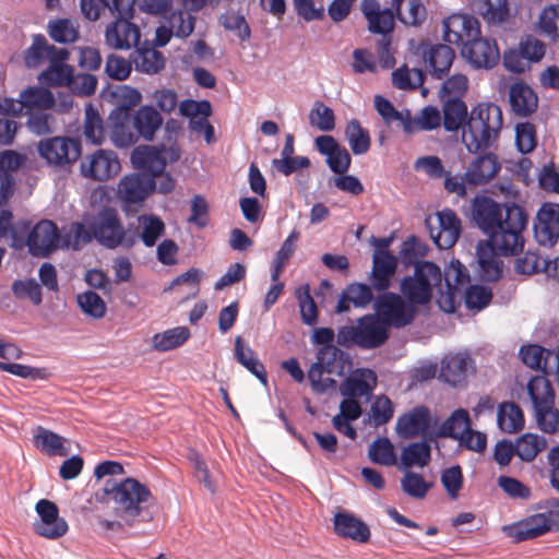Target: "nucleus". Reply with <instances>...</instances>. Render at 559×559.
Masks as SVG:
<instances>
[{"mask_svg": "<svg viewBox=\"0 0 559 559\" xmlns=\"http://www.w3.org/2000/svg\"><path fill=\"white\" fill-rule=\"evenodd\" d=\"M502 124V111L498 105L480 103L473 107L462 132L467 151L475 154L492 146Z\"/></svg>", "mask_w": 559, "mask_h": 559, "instance_id": "obj_1", "label": "nucleus"}, {"mask_svg": "<svg viewBox=\"0 0 559 559\" xmlns=\"http://www.w3.org/2000/svg\"><path fill=\"white\" fill-rule=\"evenodd\" d=\"M104 492L114 502L115 514L127 525H132L153 499L147 486L132 477L122 480L107 479Z\"/></svg>", "mask_w": 559, "mask_h": 559, "instance_id": "obj_2", "label": "nucleus"}, {"mask_svg": "<svg viewBox=\"0 0 559 559\" xmlns=\"http://www.w3.org/2000/svg\"><path fill=\"white\" fill-rule=\"evenodd\" d=\"M469 275L460 261H452L444 270V300L449 302L447 312L454 311V304L464 297L465 307L469 310H481L492 298L491 289L480 285H469Z\"/></svg>", "mask_w": 559, "mask_h": 559, "instance_id": "obj_3", "label": "nucleus"}, {"mask_svg": "<svg viewBox=\"0 0 559 559\" xmlns=\"http://www.w3.org/2000/svg\"><path fill=\"white\" fill-rule=\"evenodd\" d=\"M527 222L525 210L515 203H510L504 210V216L498 222V227L493 226L492 230L486 234L485 242L492 245L504 257L518 255L524 248L523 233Z\"/></svg>", "mask_w": 559, "mask_h": 559, "instance_id": "obj_4", "label": "nucleus"}, {"mask_svg": "<svg viewBox=\"0 0 559 559\" xmlns=\"http://www.w3.org/2000/svg\"><path fill=\"white\" fill-rule=\"evenodd\" d=\"M442 280H444V273L436 263H417L414 274L401 280V296L415 308L428 304L432 298L433 288L439 287L442 299L444 298L441 289Z\"/></svg>", "mask_w": 559, "mask_h": 559, "instance_id": "obj_5", "label": "nucleus"}, {"mask_svg": "<svg viewBox=\"0 0 559 559\" xmlns=\"http://www.w3.org/2000/svg\"><path fill=\"white\" fill-rule=\"evenodd\" d=\"M88 225H93L95 240L107 249L119 246L132 248L138 243V235L127 234L116 209L104 206L95 215H85Z\"/></svg>", "mask_w": 559, "mask_h": 559, "instance_id": "obj_6", "label": "nucleus"}, {"mask_svg": "<svg viewBox=\"0 0 559 559\" xmlns=\"http://www.w3.org/2000/svg\"><path fill=\"white\" fill-rule=\"evenodd\" d=\"M110 12L116 20L106 27V45L116 50L138 47L141 33L139 26L130 22L133 12L131 0H111Z\"/></svg>", "mask_w": 559, "mask_h": 559, "instance_id": "obj_7", "label": "nucleus"}, {"mask_svg": "<svg viewBox=\"0 0 559 559\" xmlns=\"http://www.w3.org/2000/svg\"><path fill=\"white\" fill-rule=\"evenodd\" d=\"M389 338L388 329L373 314L368 313L357 320V325H344L337 331V344L350 348L374 349Z\"/></svg>", "mask_w": 559, "mask_h": 559, "instance_id": "obj_8", "label": "nucleus"}, {"mask_svg": "<svg viewBox=\"0 0 559 559\" xmlns=\"http://www.w3.org/2000/svg\"><path fill=\"white\" fill-rule=\"evenodd\" d=\"M36 150L48 166L58 170L69 168L82 154L79 139L60 135L39 140Z\"/></svg>", "mask_w": 559, "mask_h": 559, "instance_id": "obj_9", "label": "nucleus"}, {"mask_svg": "<svg viewBox=\"0 0 559 559\" xmlns=\"http://www.w3.org/2000/svg\"><path fill=\"white\" fill-rule=\"evenodd\" d=\"M374 316L389 330L411 324L415 318V308L401 295L385 292L378 295L373 302Z\"/></svg>", "mask_w": 559, "mask_h": 559, "instance_id": "obj_10", "label": "nucleus"}, {"mask_svg": "<svg viewBox=\"0 0 559 559\" xmlns=\"http://www.w3.org/2000/svg\"><path fill=\"white\" fill-rule=\"evenodd\" d=\"M503 534L515 543L537 538L548 532L559 531V509L536 513L519 522L502 526Z\"/></svg>", "mask_w": 559, "mask_h": 559, "instance_id": "obj_11", "label": "nucleus"}, {"mask_svg": "<svg viewBox=\"0 0 559 559\" xmlns=\"http://www.w3.org/2000/svg\"><path fill=\"white\" fill-rule=\"evenodd\" d=\"M62 249L61 234L56 223L50 219H40L28 234V252L33 257L48 258L51 253Z\"/></svg>", "mask_w": 559, "mask_h": 559, "instance_id": "obj_12", "label": "nucleus"}, {"mask_svg": "<svg viewBox=\"0 0 559 559\" xmlns=\"http://www.w3.org/2000/svg\"><path fill=\"white\" fill-rule=\"evenodd\" d=\"M38 520L34 522V532L47 539H58L67 534L69 525L60 516L57 504L48 499H40L35 506Z\"/></svg>", "mask_w": 559, "mask_h": 559, "instance_id": "obj_13", "label": "nucleus"}, {"mask_svg": "<svg viewBox=\"0 0 559 559\" xmlns=\"http://www.w3.org/2000/svg\"><path fill=\"white\" fill-rule=\"evenodd\" d=\"M442 29L443 40L460 48L471 41L473 36L480 35L478 20L469 14H451L443 20Z\"/></svg>", "mask_w": 559, "mask_h": 559, "instance_id": "obj_14", "label": "nucleus"}, {"mask_svg": "<svg viewBox=\"0 0 559 559\" xmlns=\"http://www.w3.org/2000/svg\"><path fill=\"white\" fill-rule=\"evenodd\" d=\"M461 55L475 69H491L500 60V52L495 39L473 36L461 48Z\"/></svg>", "mask_w": 559, "mask_h": 559, "instance_id": "obj_15", "label": "nucleus"}, {"mask_svg": "<svg viewBox=\"0 0 559 559\" xmlns=\"http://www.w3.org/2000/svg\"><path fill=\"white\" fill-rule=\"evenodd\" d=\"M536 241L551 248L559 241V204L546 202L538 209L534 221Z\"/></svg>", "mask_w": 559, "mask_h": 559, "instance_id": "obj_16", "label": "nucleus"}, {"mask_svg": "<svg viewBox=\"0 0 559 559\" xmlns=\"http://www.w3.org/2000/svg\"><path fill=\"white\" fill-rule=\"evenodd\" d=\"M155 190V179L143 174H130L118 183V197L127 205H140Z\"/></svg>", "mask_w": 559, "mask_h": 559, "instance_id": "obj_17", "label": "nucleus"}, {"mask_svg": "<svg viewBox=\"0 0 559 559\" xmlns=\"http://www.w3.org/2000/svg\"><path fill=\"white\" fill-rule=\"evenodd\" d=\"M120 168L117 154L109 150H97L88 157V160L81 164L82 175L97 181H105L115 177Z\"/></svg>", "mask_w": 559, "mask_h": 559, "instance_id": "obj_18", "label": "nucleus"}, {"mask_svg": "<svg viewBox=\"0 0 559 559\" xmlns=\"http://www.w3.org/2000/svg\"><path fill=\"white\" fill-rule=\"evenodd\" d=\"M510 203H499L487 195H476L472 203V217L477 227L486 235L498 227V222L504 216V210Z\"/></svg>", "mask_w": 559, "mask_h": 559, "instance_id": "obj_19", "label": "nucleus"}, {"mask_svg": "<svg viewBox=\"0 0 559 559\" xmlns=\"http://www.w3.org/2000/svg\"><path fill=\"white\" fill-rule=\"evenodd\" d=\"M350 367L352 359L346 352L337 346H321L317 352V361L308 370V378H313L317 370L343 377Z\"/></svg>", "mask_w": 559, "mask_h": 559, "instance_id": "obj_20", "label": "nucleus"}, {"mask_svg": "<svg viewBox=\"0 0 559 559\" xmlns=\"http://www.w3.org/2000/svg\"><path fill=\"white\" fill-rule=\"evenodd\" d=\"M399 260L386 249H378L372 255V270L369 275V285L378 293H385L391 287Z\"/></svg>", "mask_w": 559, "mask_h": 559, "instance_id": "obj_21", "label": "nucleus"}, {"mask_svg": "<svg viewBox=\"0 0 559 559\" xmlns=\"http://www.w3.org/2000/svg\"><path fill=\"white\" fill-rule=\"evenodd\" d=\"M377 374L369 368H357L340 385V393L343 397L358 400L364 397L367 401L372 396L377 385Z\"/></svg>", "mask_w": 559, "mask_h": 559, "instance_id": "obj_22", "label": "nucleus"}, {"mask_svg": "<svg viewBox=\"0 0 559 559\" xmlns=\"http://www.w3.org/2000/svg\"><path fill=\"white\" fill-rule=\"evenodd\" d=\"M360 9L370 33L382 35V38H391L395 20L392 9H382L378 0H362Z\"/></svg>", "mask_w": 559, "mask_h": 559, "instance_id": "obj_23", "label": "nucleus"}, {"mask_svg": "<svg viewBox=\"0 0 559 559\" xmlns=\"http://www.w3.org/2000/svg\"><path fill=\"white\" fill-rule=\"evenodd\" d=\"M132 112L124 109H112L108 116L109 136L112 144L119 148H127L138 142L133 128Z\"/></svg>", "mask_w": 559, "mask_h": 559, "instance_id": "obj_24", "label": "nucleus"}, {"mask_svg": "<svg viewBox=\"0 0 559 559\" xmlns=\"http://www.w3.org/2000/svg\"><path fill=\"white\" fill-rule=\"evenodd\" d=\"M519 356L527 367L542 370L545 373H559V347L556 350L546 349L537 344L523 345Z\"/></svg>", "mask_w": 559, "mask_h": 559, "instance_id": "obj_25", "label": "nucleus"}, {"mask_svg": "<svg viewBox=\"0 0 559 559\" xmlns=\"http://www.w3.org/2000/svg\"><path fill=\"white\" fill-rule=\"evenodd\" d=\"M431 426V413L427 406L419 405L402 414L396 420V432L404 438H414L426 433Z\"/></svg>", "mask_w": 559, "mask_h": 559, "instance_id": "obj_26", "label": "nucleus"}, {"mask_svg": "<svg viewBox=\"0 0 559 559\" xmlns=\"http://www.w3.org/2000/svg\"><path fill=\"white\" fill-rule=\"evenodd\" d=\"M131 162L136 169L155 179V176L162 174L166 167L164 146L160 148L150 145L138 146L132 151Z\"/></svg>", "mask_w": 559, "mask_h": 559, "instance_id": "obj_27", "label": "nucleus"}, {"mask_svg": "<svg viewBox=\"0 0 559 559\" xmlns=\"http://www.w3.org/2000/svg\"><path fill=\"white\" fill-rule=\"evenodd\" d=\"M69 51L61 48L49 61V66L39 75L38 81L46 86H69L73 74V68L66 63Z\"/></svg>", "mask_w": 559, "mask_h": 559, "instance_id": "obj_28", "label": "nucleus"}, {"mask_svg": "<svg viewBox=\"0 0 559 559\" xmlns=\"http://www.w3.org/2000/svg\"><path fill=\"white\" fill-rule=\"evenodd\" d=\"M439 229L437 234L431 231V238L440 249H449L457 241L462 225L454 211L445 209L438 213Z\"/></svg>", "mask_w": 559, "mask_h": 559, "instance_id": "obj_29", "label": "nucleus"}, {"mask_svg": "<svg viewBox=\"0 0 559 559\" xmlns=\"http://www.w3.org/2000/svg\"><path fill=\"white\" fill-rule=\"evenodd\" d=\"M133 128L138 135L145 141H152L163 124L160 112L150 105H142L132 111Z\"/></svg>", "mask_w": 559, "mask_h": 559, "instance_id": "obj_30", "label": "nucleus"}, {"mask_svg": "<svg viewBox=\"0 0 559 559\" xmlns=\"http://www.w3.org/2000/svg\"><path fill=\"white\" fill-rule=\"evenodd\" d=\"M373 288L365 283H350L341 293L336 312L343 313L350 309V305L355 308H367L372 301L374 302Z\"/></svg>", "mask_w": 559, "mask_h": 559, "instance_id": "obj_31", "label": "nucleus"}, {"mask_svg": "<svg viewBox=\"0 0 559 559\" xmlns=\"http://www.w3.org/2000/svg\"><path fill=\"white\" fill-rule=\"evenodd\" d=\"M334 531L338 536L360 544L367 543L370 538L369 526L348 512H337L334 515Z\"/></svg>", "mask_w": 559, "mask_h": 559, "instance_id": "obj_32", "label": "nucleus"}, {"mask_svg": "<svg viewBox=\"0 0 559 559\" xmlns=\"http://www.w3.org/2000/svg\"><path fill=\"white\" fill-rule=\"evenodd\" d=\"M477 261L479 264V276L483 281L495 282L502 275L503 257L492 245L479 241L476 249Z\"/></svg>", "mask_w": 559, "mask_h": 559, "instance_id": "obj_33", "label": "nucleus"}, {"mask_svg": "<svg viewBox=\"0 0 559 559\" xmlns=\"http://www.w3.org/2000/svg\"><path fill=\"white\" fill-rule=\"evenodd\" d=\"M509 102L512 111L518 117H528L538 106V97L534 90L524 82H515L509 90Z\"/></svg>", "mask_w": 559, "mask_h": 559, "instance_id": "obj_34", "label": "nucleus"}, {"mask_svg": "<svg viewBox=\"0 0 559 559\" xmlns=\"http://www.w3.org/2000/svg\"><path fill=\"white\" fill-rule=\"evenodd\" d=\"M500 163L492 153L476 157L464 174L467 183L480 186L487 183L500 170Z\"/></svg>", "mask_w": 559, "mask_h": 559, "instance_id": "obj_35", "label": "nucleus"}, {"mask_svg": "<svg viewBox=\"0 0 559 559\" xmlns=\"http://www.w3.org/2000/svg\"><path fill=\"white\" fill-rule=\"evenodd\" d=\"M454 58L455 52L449 45L431 46L428 56H425L429 74L437 80H442L449 74Z\"/></svg>", "mask_w": 559, "mask_h": 559, "instance_id": "obj_36", "label": "nucleus"}, {"mask_svg": "<svg viewBox=\"0 0 559 559\" xmlns=\"http://www.w3.org/2000/svg\"><path fill=\"white\" fill-rule=\"evenodd\" d=\"M471 358L466 354L447 356L441 361L439 378L456 386L465 381Z\"/></svg>", "mask_w": 559, "mask_h": 559, "instance_id": "obj_37", "label": "nucleus"}, {"mask_svg": "<svg viewBox=\"0 0 559 559\" xmlns=\"http://www.w3.org/2000/svg\"><path fill=\"white\" fill-rule=\"evenodd\" d=\"M95 239L93 225H88L85 215L81 222H72L61 235L62 249L79 251Z\"/></svg>", "mask_w": 559, "mask_h": 559, "instance_id": "obj_38", "label": "nucleus"}, {"mask_svg": "<svg viewBox=\"0 0 559 559\" xmlns=\"http://www.w3.org/2000/svg\"><path fill=\"white\" fill-rule=\"evenodd\" d=\"M235 359L255 376L263 385H267V374L263 364L255 356L253 349L243 344L240 336L235 340Z\"/></svg>", "mask_w": 559, "mask_h": 559, "instance_id": "obj_39", "label": "nucleus"}, {"mask_svg": "<svg viewBox=\"0 0 559 559\" xmlns=\"http://www.w3.org/2000/svg\"><path fill=\"white\" fill-rule=\"evenodd\" d=\"M61 48L49 45L47 38L37 34L33 37L32 45L24 52V62L27 68H38L46 60L50 61Z\"/></svg>", "mask_w": 559, "mask_h": 559, "instance_id": "obj_40", "label": "nucleus"}, {"mask_svg": "<svg viewBox=\"0 0 559 559\" xmlns=\"http://www.w3.org/2000/svg\"><path fill=\"white\" fill-rule=\"evenodd\" d=\"M20 97L25 112L47 110L56 103L52 92L44 86H28L20 93Z\"/></svg>", "mask_w": 559, "mask_h": 559, "instance_id": "obj_41", "label": "nucleus"}, {"mask_svg": "<svg viewBox=\"0 0 559 559\" xmlns=\"http://www.w3.org/2000/svg\"><path fill=\"white\" fill-rule=\"evenodd\" d=\"M140 233L138 241L141 240L145 247H154L165 233L164 221L155 214H141L138 216Z\"/></svg>", "mask_w": 559, "mask_h": 559, "instance_id": "obj_42", "label": "nucleus"}, {"mask_svg": "<svg viewBox=\"0 0 559 559\" xmlns=\"http://www.w3.org/2000/svg\"><path fill=\"white\" fill-rule=\"evenodd\" d=\"M467 106L463 99L447 98L443 104V127L449 132L463 130L468 119Z\"/></svg>", "mask_w": 559, "mask_h": 559, "instance_id": "obj_43", "label": "nucleus"}, {"mask_svg": "<svg viewBox=\"0 0 559 559\" xmlns=\"http://www.w3.org/2000/svg\"><path fill=\"white\" fill-rule=\"evenodd\" d=\"M498 427L507 433H514L524 427V415L514 402H503L497 412Z\"/></svg>", "mask_w": 559, "mask_h": 559, "instance_id": "obj_44", "label": "nucleus"}, {"mask_svg": "<svg viewBox=\"0 0 559 559\" xmlns=\"http://www.w3.org/2000/svg\"><path fill=\"white\" fill-rule=\"evenodd\" d=\"M471 429V418L464 408L455 409L440 426L438 436L460 440Z\"/></svg>", "mask_w": 559, "mask_h": 559, "instance_id": "obj_45", "label": "nucleus"}, {"mask_svg": "<svg viewBox=\"0 0 559 559\" xmlns=\"http://www.w3.org/2000/svg\"><path fill=\"white\" fill-rule=\"evenodd\" d=\"M133 62L135 70L146 74H156L165 67L163 52L154 47H136Z\"/></svg>", "mask_w": 559, "mask_h": 559, "instance_id": "obj_46", "label": "nucleus"}, {"mask_svg": "<svg viewBox=\"0 0 559 559\" xmlns=\"http://www.w3.org/2000/svg\"><path fill=\"white\" fill-rule=\"evenodd\" d=\"M526 389L534 411L555 403V393L550 381L546 377H532L527 383Z\"/></svg>", "mask_w": 559, "mask_h": 559, "instance_id": "obj_47", "label": "nucleus"}, {"mask_svg": "<svg viewBox=\"0 0 559 559\" xmlns=\"http://www.w3.org/2000/svg\"><path fill=\"white\" fill-rule=\"evenodd\" d=\"M475 5L489 25H499L510 16L509 0H476Z\"/></svg>", "mask_w": 559, "mask_h": 559, "instance_id": "obj_48", "label": "nucleus"}, {"mask_svg": "<svg viewBox=\"0 0 559 559\" xmlns=\"http://www.w3.org/2000/svg\"><path fill=\"white\" fill-rule=\"evenodd\" d=\"M514 445L516 448V455L523 462L530 463L546 449L547 440L543 436L527 432L519 437Z\"/></svg>", "mask_w": 559, "mask_h": 559, "instance_id": "obj_49", "label": "nucleus"}, {"mask_svg": "<svg viewBox=\"0 0 559 559\" xmlns=\"http://www.w3.org/2000/svg\"><path fill=\"white\" fill-rule=\"evenodd\" d=\"M34 441L36 447L48 455L66 456L69 454V450L63 447L64 439L41 426L36 428Z\"/></svg>", "mask_w": 559, "mask_h": 559, "instance_id": "obj_50", "label": "nucleus"}, {"mask_svg": "<svg viewBox=\"0 0 559 559\" xmlns=\"http://www.w3.org/2000/svg\"><path fill=\"white\" fill-rule=\"evenodd\" d=\"M84 116V136L93 144H102L106 139V128L98 109L93 104H88Z\"/></svg>", "mask_w": 559, "mask_h": 559, "instance_id": "obj_51", "label": "nucleus"}, {"mask_svg": "<svg viewBox=\"0 0 559 559\" xmlns=\"http://www.w3.org/2000/svg\"><path fill=\"white\" fill-rule=\"evenodd\" d=\"M345 139L355 155H362L370 148L369 131L357 119H352L345 128Z\"/></svg>", "mask_w": 559, "mask_h": 559, "instance_id": "obj_52", "label": "nucleus"}, {"mask_svg": "<svg viewBox=\"0 0 559 559\" xmlns=\"http://www.w3.org/2000/svg\"><path fill=\"white\" fill-rule=\"evenodd\" d=\"M399 20L405 25H419L426 19V9L420 0H393Z\"/></svg>", "mask_w": 559, "mask_h": 559, "instance_id": "obj_53", "label": "nucleus"}, {"mask_svg": "<svg viewBox=\"0 0 559 559\" xmlns=\"http://www.w3.org/2000/svg\"><path fill=\"white\" fill-rule=\"evenodd\" d=\"M189 336L190 331L186 326L168 329L153 336V346L159 352H168L181 346Z\"/></svg>", "mask_w": 559, "mask_h": 559, "instance_id": "obj_54", "label": "nucleus"}, {"mask_svg": "<svg viewBox=\"0 0 559 559\" xmlns=\"http://www.w3.org/2000/svg\"><path fill=\"white\" fill-rule=\"evenodd\" d=\"M431 459L430 445L425 442H413L405 447L402 451L401 461L405 467L426 466Z\"/></svg>", "mask_w": 559, "mask_h": 559, "instance_id": "obj_55", "label": "nucleus"}, {"mask_svg": "<svg viewBox=\"0 0 559 559\" xmlns=\"http://www.w3.org/2000/svg\"><path fill=\"white\" fill-rule=\"evenodd\" d=\"M393 405L385 395H379L374 399L368 413L367 423L374 428L388 424L393 418Z\"/></svg>", "mask_w": 559, "mask_h": 559, "instance_id": "obj_56", "label": "nucleus"}, {"mask_svg": "<svg viewBox=\"0 0 559 559\" xmlns=\"http://www.w3.org/2000/svg\"><path fill=\"white\" fill-rule=\"evenodd\" d=\"M368 456L371 462L383 465L392 466L396 464V455L392 442L388 438H377L368 450Z\"/></svg>", "mask_w": 559, "mask_h": 559, "instance_id": "obj_57", "label": "nucleus"}, {"mask_svg": "<svg viewBox=\"0 0 559 559\" xmlns=\"http://www.w3.org/2000/svg\"><path fill=\"white\" fill-rule=\"evenodd\" d=\"M191 10L181 9L176 10L168 16V23L174 31V36L178 38H187L190 36L195 26V17L192 15Z\"/></svg>", "mask_w": 559, "mask_h": 559, "instance_id": "obj_58", "label": "nucleus"}, {"mask_svg": "<svg viewBox=\"0 0 559 559\" xmlns=\"http://www.w3.org/2000/svg\"><path fill=\"white\" fill-rule=\"evenodd\" d=\"M80 309L93 319H102L106 314V304L94 290H86L76 296Z\"/></svg>", "mask_w": 559, "mask_h": 559, "instance_id": "obj_59", "label": "nucleus"}, {"mask_svg": "<svg viewBox=\"0 0 559 559\" xmlns=\"http://www.w3.org/2000/svg\"><path fill=\"white\" fill-rule=\"evenodd\" d=\"M424 78L421 69L409 70L406 66L392 72V83L400 90H415L424 83Z\"/></svg>", "mask_w": 559, "mask_h": 559, "instance_id": "obj_60", "label": "nucleus"}, {"mask_svg": "<svg viewBox=\"0 0 559 559\" xmlns=\"http://www.w3.org/2000/svg\"><path fill=\"white\" fill-rule=\"evenodd\" d=\"M538 26L540 32L546 35L550 41L559 43V4L543 9L538 19Z\"/></svg>", "mask_w": 559, "mask_h": 559, "instance_id": "obj_61", "label": "nucleus"}, {"mask_svg": "<svg viewBox=\"0 0 559 559\" xmlns=\"http://www.w3.org/2000/svg\"><path fill=\"white\" fill-rule=\"evenodd\" d=\"M49 36L57 43H74L79 37V32L70 19H58L49 22Z\"/></svg>", "mask_w": 559, "mask_h": 559, "instance_id": "obj_62", "label": "nucleus"}, {"mask_svg": "<svg viewBox=\"0 0 559 559\" xmlns=\"http://www.w3.org/2000/svg\"><path fill=\"white\" fill-rule=\"evenodd\" d=\"M301 320L306 325H314L318 321V308L310 295L308 285L299 287L296 290Z\"/></svg>", "mask_w": 559, "mask_h": 559, "instance_id": "obj_63", "label": "nucleus"}, {"mask_svg": "<svg viewBox=\"0 0 559 559\" xmlns=\"http://www.w3.org/2000/svg\"><path fill=\"white\" fill-rule=\"evenodd\" d=\"M28 115L26 127L35 135H46L53 132L55 118L45 110L25 112Z\"/></svg>", "mask_w": 559, "mask_h": 559, "instance_id": "obj_64", "label": "nucleus"}]
</instances>
